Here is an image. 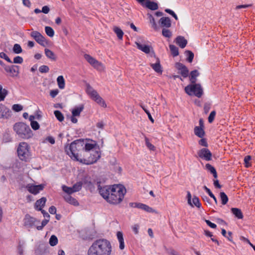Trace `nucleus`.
<instances>
[{"instance_id":"a211bd4d","label":"nucleus","mask_w":255,"mask_h":255,"mask_svg":"<svg viewBox=\"0 0 255 255\" xmlns=\"http://www.w3.org/2000/svg\"><path fill=\"white\" fill-rule=\"evenodd\" d=\"M158 23L160 26L163 27V28H169L171 26V21L168 17H161L159 19Z\"/></svg>"},{"instance_id":"c03bdc74","label":"nucleus","mask_w":255,"mask_h":255,"mask_svg":"<svg viewBox=\"0 0 255 255\" xmlns=\"http://www.w3.org/2000/svg\"><path fill=\"white\" fill-rule=\"evenodd\" d=\"M140 209H142L148 213H152L154 212V210L152 208L142 203L141 204Z\"/></svg>"},{"instance_id":"0eeeda50","label":"nucleus","mask_w":255,"mask_h":255,"mask_svg":"<svg viewBox=\"0 0 255 255\" xmlns=\"http://www.w3.org/2000/svg\"><path fill=\"white\" fill-rule=\"evenodd\" d=\"M186 93L189 95H194L198 98H200L203 93V89L199 84L189 85L185 88Z\"/></svg>"},{"instance_id":"20e7f679","label":"nucleus","mask_w":255,"mask_h":255,"mask_svg":"<svg viewBox=\"0 0 255 255\" xmlns=\"http://www.w3.org/2000/svg\"><path fill=\"white\" fill-rule=\"evenodd\" d=\"M13 130L19 137L23 139H28L33 135L29 126L23 123L15 124L13 126Z\"/></svg>"},{"instance_id":"c85d7f7f","label":"nucleus","mask_w":255,"mask_h":255,"mask_svg":"<svg viewBox=\"0 0 255 255\" xmlns=\"http://www.w3.org/2000/svg\"><path fill=\"white\" fill-rule=\"evenodd\" d=\"M194 133L199 137L202 138L205 135L204 129L202 128L195 127L194 128Z\"/></svg>"},{"instance_id":"f3484780","label":"nucleus","mask_w":255,"mask_h":255,"mask_svg":"<svg viewBox=\"0 0 255 255\" xmlns=\"http://www.w3.org/2000/svg\"><path fill=\"white\" fill-rule=\"evenodd\" d=\"M176 68L180 71V73L184 78H186L189 73L187 68L181 63H177L176 64Z\"/></svg>"},{"instance_id":"f8f14e48","label":"nucleus","mask_w":255,"mask_h":255,"mask_svg":"<svg viewBox=\"0 0 255 255\" xmlns=\"http://www.w3.org/2000/svg\"><path fill=\"white\" fill-rule=\"evenodd\" d=\"M37 222L35 218L28 215H26L24 219V225L27 228L36 227V226H37Z\"/></svg>"},{"instance_id":"58836bf2","label":"nucleus","mask_w":255,"mask_h":255,"mask_svg":"<svg viewBox=\"0 0 255 255\" xmlns=\"http://www.w3.org/2000/svg\"><path fill=\"white\" fill-rule=\"evenodd\" d=\"M168 28H163L162 30V34L165 37L170 38L172 36V32Z\"/></svg>"},{"instance_id":"393cba45","label":"nucleus","mask_w":255,"mask_h":255,"mask_svg":"<svg viewBox=\"0 0 255 255\" xmlns=\"http://www.w3.org/2000/svg\"><path fill=\"white\" fill-rule=\"evenodd\" d=\"M117 237L120 243L119 248L121 250H123L125 248L124 239L123 233L120 231L118 232L117 233Z\"/></svg>"},{"instance_id":"37998d69","label":"nucleus","mask_w":255,"mask_h":255,"mask_svg":"<svg viewBox=\"0 0 255 255\" xmlns=\"http://www.w3.org/2000/svg\"><path fill=\"white\" fill-rule=\"evenodd\" d=\"M54 114L59 121L62 122L64 120V116L60 111L57 110L55 111Z\"/></svg>"},{"instance_id":"c9c22d12","label":"nucleus","mask_w":255,"mask_h":255,"mask_svg":"<svg viewBox=\"0 0 255 255\" xmlns=\"http://www.w3.org/2000/svg\"><path fill=\"white\" fill-rule=\"evenodd\" d=\"M114 31L117 34L119 39H123L124 32L121 29H120V28H119L118 27H115L114 28Z\"/></svg>"},{"instance_id":"de8ad7c7","label":"nucleus","mask_w":255,"mask_h":255,"mask_svg":"<svg viewBox=\"0 0 255 255\" xmlns=\"http://www.w3.org/2000/svg\"><path fill=\"white\" fill-rule=\"evenodd\" d=\"M13 51L16 54H19L22 52V50L19 44H15L13 47Z\"/></svg>"},{"instance_id":"bb28decb","label":"nucleus","mask_w":255,"mask_h":255,"mask_svg":"<svg viewBox=\"0 0 255 255\" xmlns=\"http://www.w3.org/2000/svg\"><path fill=\"white\" fill-rule=\"evenodd\" d=\"M232 213L235 215L238 219H241L243 218V215L241 210L237 208H232L231 209Z\"/></svg>"},{"instance_id":"603ef678","label":"nucleus","mask_w":255,"mask_h":255,"mask_svg":"<svg viewBox=\"0 0 255 255\" xmlns=\"http://www.w3.org/2000/svg\"><path fill=\"white\" fill-rule=\"evenodd\" d=\"M140 107L142 108V109L144 110V111L146 113V114L148 116V117L149 119V120L152 123H154V120L152 118V117H151V115H150V112H149V111H148L145 107V106L141 105H140Z\"/></svg>"},{"instance_id":"a18cd8bd","label":"nucleus","mask_w":255,"mask_h":255,"mask_svg":"<svg viewBox=\"0 0 255 255\" xmlns=\"http://www.w3.org/2000/svg\"><path fill=\"white\" fill-rule=\"evenodd\" d=\"M186 56H187V60L189 62L191 63L194 58V53L189 50H187L186 52Z\"/></svg>"},{"instance_id":"338daca9","label":"nucleus","mask_w":255,"mask_h":255,"mask_svg":"<svg viewBox=\"0 0 255 255\" xmlns=\"http://www.w3.org/2000/svg\"><path fill=\"white\" fill-rule=\"evenodd\" d=\"M45 140L50 142L51 144H53L55 143V139L53 137L51 136H47Z\"/></svg>"},{"instance_id":"774afa93","label":"nucleus","mask_w":255,"mask_h":255,"mask_svg":"<svg viewBox=\"0 0 255 255\" xmlns=\"http://www.w3.org/2000/svg\"><path fill=\"white\" fill-rule=\"evenodd\" d=\"M199 143L200 145L207 147L208 146V143L206 141V140L205 138H202L199 141Z\"/></svg>"},{"instance_id":"9b49d317","label":"nucleus","mask_w":255,"mask_h":255,"mask_svg":"<svg viewBox=\"0 0 255 255\" xmlns=\"http://www.w3.org/2000/svg\"><path fill=\"white\" fill-rule=\"evenodd\" d=\"M197 154L199 158L206 161H210L212 159V153L208 148H203L201 149L198 151Z\"/></svg>"},{"instance_id":"a19ab883","label":"nucleus","mask_w":255,"mask_h":255,"mask_svg":"<svg viewBox=\"0 0 255 255\" xmlns=\"http://www.w3.org/2000/svg\"><path fill=\"white\" fill-rule=\"evenodd\" d=\"M45 31L46 34L50 37H52L54 35V30L50 26H45Z\"/></svg>"},{"instance_id":"a878e982","label":"nucleus","mask_w":255,"mask_h":255,"mask_svg":"<svg viewBox=\"0 0 255 255\" xmlns=\"http://www.w3.org/2000/svg\"><path fill=\"white\" fill-rule=\"evenodd\" d=\"M150 66L157 73H161L162 72L161 67L160 64V61L158 58L154 64H150Z\"/></svg>"},{"instance_id":"473e14b6","label":"nucleus","mask_w":255,"mask_h":255,"mask_svg":"<svg viewBox=\"0 0 255 255\" xmlns=\"http://www.w3.org/2000/svg\"><path fill=\"white\" fill-rule=\"evenodd\" d=\"M57 82L58 87L60 89H63L65 88V80L63 76H59L57 78Z\"/></svg>"},{"instance_id":"4c0bfd02","label":"nucleus","mask_w":255,"mask_h":255,"mask_svg":"<svg viewBox=\"0 0 255 255\" xmlns=\"http://www.w3.org/2000/svg\"><path fill=\"white\" fill-rule=\"evenodd\" d=\"M49 243L51 246L53 247L56 246L58 243V239L57 237L55 235H52L50 238Z\"/></svg>"},{"instance_id":"5701e85b","label":"nucleus","mask_w":255,"mask_h":255,"mask_svg":"<svg viewBox=\"0 0 255 255\" xmlns=\"http://www.w3.org/2000/svg\"><path fill=\"white\" fill-rule=\"evenodd\" d=\"M143 6H145L152 10H155L158 8V6L156 2L149 0H146Z\"/></svg>"},{"instance_id":"6ab92c4d","label":"nucleus","mask_w":255,"mask_h":255,"mask_svg":"<svg viewBox=\"0 0 255 255\" xmlns=\"http://www.w3.org/2000/svg\"><path fill=\"white\" fill-rule=\"evenodd\" d=\"M10 115V110L4 105L0 104V118H7Z\"/></svg>"},{"instance_id":"052dcab7","label":"nucleus","mask_w":255,"mask_h":255,"mask_svg":"<svg viewBox=\"0 0 255 255\" xmlns=\"http://www.w3.org/2000/svg\"><path fill=\"white\" fill-rule=\"evenodd\" d=\"M23 58L19 56L14 58L13 63L16 64H21L23 62Z\"/></svg>"},{"instance_id":"8fccbe9b","label":"nucleus","mask_w":255,"mask_h":255,"mask_svg":"<svg viewBox=\"0 0 255 255\" xmlns=\"http://www.w3.org/2000/svg\"><path fill=\"white\" fill-rule=\"evenodd\" d=\"M49 218H45L41 222V225L40 226H36V229L38 230H41L49 222Z\"/></svg>"},{"instance_id":"72a5a7b5","label":"nucleus","mask_w":255,"mask_h":255,"mask_svg":"<svg viewBox=\"0 0 255 255\" xmlns=\"http://www.w3.org/2000/svg\"><path fill=\"white\" fill-rule=\"evenodd\" d=\"M7 94V91L3 89L2 85H0V101H3Z\"/></svg>"},{"instance_id":"0e129e2a","label":"nucleus","mask_w":255,"mask_h":255,"mask_svg":"<svg viewBox=\"0 0 255 255\" xmlns=\"http://www.w3.org/2000/svg\"><path fill=\"white\" fill-rule=\"evenodd\" d=\"M141 204L142 203H136V202L130 203H129V206L130 207H133V208H138V209H140V207L141 206Z\"/></svg>"},{"instance_id":"09e8293b","label":"nucleus","mask_w":255,"mask_h":255,"mask_svg":"<svg viewBox=\"0 0 255 255\" xmlns=\"http://www.w3.org/2000/svg\"><path fill=\"white\" fill-rule=\"evenodd\" d=\"M192 206H193V205H194L198 208H200V206H201V204L200 203L199 198L196 196H194L192 199Z\"/></svg>"},{"instance_id":"4468645a","label":"nucleus","mask_w":255,"mask_h":255,"mask_svg":"<svg viewBox=\"0 0 255 255\" xmlns=\"http://www.w3.org/2000/svg\"><path fill=\"white\" fill-rule=\"evenodd\" d=\"M98 189L100 195L107 201L109 196H110L112 187L110 186L100 187V186H99Z\"/></svg>"},{"instance_id":"f03ea898","label":"nucleus","mask_w":255,"mask_h":255,"mask_svg":"<svg viewBox=\"0 0 255 255\" xmlns=\"http://www.w3.org/2000/svg\"><path fill=\"white\" fill-rule=\"evenodd\" d=\"M84 139H79L73 141L69 145L65 147L67 154L73 159L80 162L82 158V151L84 149Z\"/></svg>"},{"instance_id":"1a4fd4ad","label":"nucleus","mask_w":255,"mask_h":255,"mask_svg":"<svg viewBox=\"0 0 255 255\" xmlns=\"http://www.w3.org/2000/svg\"><path fill=\"white\" fill-rule=\"evenodd\" d=\"M97 144L95 141H93L92 143H88L84 139V149L82 152V155L87 156L90 154L92 151H95V148Z\"/></svg>"},{"instance_id":"3c124183","label":"nucleus","mask_w":255,"mask_h":255,"mask_svg":"<svg viewBox=\"0 0 255 255\" xmlns=\"http://www.w3.org/2000/svg\"><path fill=\"white\" fill-rule=\"evenodd\" d=\"M145 144L149 149H150V150H155L154 146L149 142V139L146 137H145Z\"/></svg>"},{"instance_id":"7c9ffc66","label":"nucleus","mask_w":255,"mask_h":255,"mask_svg":"<svg viewBox=\"0 0 255 255\" xmlns=\"http://www.w3.org/2000/svg\"><path fill=\"white\" fill-rule=\"evenodd\" d=\"M147 15L148 16V18L149 19V22L151 24V27L155 30H157L158 27L157 24L156 23V22L155 21V19H154V17H153V16L149 13H147Z\"/></svg>"},{"instance_id":"9d476101","label":"nucleus","mask_w":255,"mask_h":255,"mask_svg":"<svg viewBox=\"0 0 255 255\" xmlns=\"http://www.w3.org/2000/svg\"><path fill=\"white\" fill-rule=\"evenodd\" d=\"M30 36L39 44L45 46L47 43L45 38L40 33L37 31H33L30 33Z\"/></svg>"},{"instance_id":"680f3d73","label":"nucleus","mask_w":255,"mask_h":255,"mask_svg":"<svg viewBox=\"0 0 255 255\" xmlns=\"http://www.w3.org/2000/svg\"><path fill=\"white\" fill-rule=\"evenodd\" d=\"M165 11L167 13L171 15L176 20H178V17H177V15L175 13V12L173 10H172L170 9L167 8V9H165Z\"/></svg>"},{"instance_id":"dca6fc26","label":"nucleus","mask_w":255,"mask_h":255,"mask_svg":"<svg viewBox=\"0 0 255 255\" xmlns=\"http://www.w3.org/2000/svg\"><path fill=\"white\" fill-rule=\"evenodd\" d=\"M135 43L138 49L146 54L149 53L153 50L150 46L142 44L140 41H136Z\"/></svg>"},{"instance_id":"aec40b11","label":"nucleus","mask_w":255,"mask_h":255,"mask_svg":"<svg viewBox=\"0 0 255 255\" xmlns=\"http://www.w3.org/2000/svg\"><path fill=\"white\" fill-rule=\"evenodd\" d=\"M18 68L19 67L16 65L4 66L5 70L7 72L10 73L13 76L18 74Z\"/></svg>"},{"instance_id":"6e6552de","label":"nucleus","mask_w":255,"mask_h":255,"mask_svg":"<svg viewBox=\"0 0 255 255\" xmlns=\"http://www.w3.org/2000/svg\"><path fill=\"white\" fill-rule=\"evenodd\" d=\"M101 157V153L98 150L92 151L89 155L83 156L80 159V162L85 164H91L95 163Z\"/></svg>"},{"instance_id":"39448f33","label":"nucleus","mask_w":255,"mask_h":255,"mask_svg":"<svg viewBox=\"0 0 255 255\" xmlns=\"http://www.w3.org/2000/svg\"><path fill=\"white\" fill-rule=\"evenodd\" d=\"M17 152L18 157L21 160L25 162L29 160L31 156L30 147L26 142L19 143L17 149Z\"/></svg>"},{"instance_id":"2f4dec72","label":"nucleus","mask_w":255,"mask_h":255,"mask_svg":"<svg viewBox=\"0 0 255 255\" xmlns=\"http://www.w3.org/2000/svg\"><path fill=\"white\" fill-rule=\"evenodd\" d=\"M44 51L45 54L47 58L53 61L56 60V57L52 51L47 48H45Z\"/></svg>"},{"instance_id":"e2e57ef3","label":"nucleus","mask_w":255,"mask_h":255,"mask_svg":"<svg viewBox=\"0 0 255 255\" xmlns=\"http://www.w3.org/2000/svg\"><path fill=\"white\" fill-rule=\"evenodd\" d=\"M59 93V90L58 89L51 90L50 92V96L54 98H55Z\"/></svg>"},{"instance_id":"bf43d9fd","label":"nucleus","mask_w":255,"mask_h":255,"mask_svg":"<svg viewBox=\"0 0 255 255\" xmlns=\"http://www.w3.org/2000/svg\"><path fill=\"white\" fill-rule=\"evenodd\" d=\"M31 128L34 130H37L39 128V124L36 121H32L30 123Z\"/></svg>"},{"instance_id":"412c9836","label":"nucleus","mask_w":255,"mask_h":255,"mask_svg":"<svg viewBox=\"0 0 255 255\" xmlns=\"http://www.w3.org/2000/svg\"><path fill=\"white\" fill-rule=\"evenodd\" d=\"M176 43L181 48H184L187 45V41L185 38L181 36H178L176 38Z\"/></svg>"},{"instance_id":"5fc2aeb1","label":"nucleus","mask_w":255,"mask_h":255,"mask_svg":"<svg viewBox=\"0 0 255 255\" xmlns=\"http://www.w3.org/2000/svg\"><path fill=\"white\" fill-rule=\"evenodd\" d=\"M216 116V112L215 111H212L210 114V115L208 117V122L209 123H212L215 117Z\"/></svg>"},{"instance_id":"cd10ccee","label":"nucleus","mask_w":255,"mask_h":255,"mask_svg":"<svg viewBox=\"0 0 255 255\" xmlns=\"http://www.w3.org/2000/svg\"><path fill=\"white\" fill-rule=\"evenodd\" d=\"M199 75L197 70H195L191 72L190 75V80L191 83L193 84L196 82V77Z\"/></svg>"},{"instance_id":"f704fd0d","label":"nucleus","mask_w":255,"mask_h":255,"mask_svg":"<svg viewBox=\"0 0 255 255\" xmlns=\"http://www.w3.org/2000/svg\"><path fill=\"white\" fill-rule=\"evenodd\" d=\"M83 106H81L79 107H77L73 109L72 111V116L73 117L79 116L81 112L83 111Z\"/></svg>"},{"instance_id":"4d7b16f0","label":"nucleus","mask_w":255,"mask_h":255,"mask_svg":"<svg viewBox=\"0 0 255 255\" xmlns=\"http://www.w3.org/2000/svg\"><path fill=\"white\" fill-rule=\"evenodd\" d=\"M251 158L252 157L250 155H247L245 157L244 161L246 167H248L251 165V164L250 163V161L251 160Z\"/></svg>"},{"instance_id":"423d86ee","label":"nucleus","mask_w":255,"mask_h":255,"mask_svg":"<svg viewBox=\"0 0 255 255\" xmlns=\"http://www.w3.org/2000/svg\"><path fill=\"white\" fill-rule=\"evenodd\" d=\"M86 92L90 96L91 98L99 105L103 107H106L107 105L105 102L89 84H87L86 85Z\"/></svg>"},{"instance_id":"ddd939ff","label":"nucleus","mask_w":255,"mask_h":255,"mask_svg":"<svg viewBox=\"0 0 255 255\" xmlns=\"http://www.w3.org/2000/svg\"><path fill=\"white\" fill-rule=\"evenodd\" d=\"M44 185L40 184L38 185H34L33 184H28L26 185V188L31 193L36 195L38 194L40 191L43 189Z\"/></svg>"},{"instance_id":"c756f323","label":"nucleus","mask_w":255,"mask_h":255,"mask_svg":"<svg viewBox=\"0 0 255 255\" xmlns=\"http://www.w3.org/2000/svg\"><path fill=\"white\" fill-rule=\"evenodd\" d=\"M206 169L212 173L214 178H217V173L215 168L209 163H207L205 165Z\"/></svg>"},{"instance_id":"49530a36","label":"nucleus","mask_w":255,"mask_h":255,"mask_svg":"<svg viewBox=\"0 0 255 255\" xmlns=\"http://www.w3.org/2000/svg\"><path fill=\"white\" fill-rule=\"evenodd\" d=\"M62 189L64 192L67 193V195H71L73 193H74L72 187H69L66 185H63L62 186Z\"/></svg>"},{"instance_id":"69168bd1","label":"nucleus","mask_w":255,"mask_h":255,"mask_svg":"<svg viewBox=\"0 0 255 255\" xmlns=\"http://www.w3.org/2000/svg\"><path fill=\"white\" fill-rule=\"evenodd\" d=\"M139 228V226L137 224H135L132 226V230L135 234H137L138 233V230Z\"/></svg>"},{"instance_id":"4be33fe9","label":"nucleus","mask_w":255,"mask_h":255,"mask_svg":"<svg viewBox=\"0 0 255 255\" xmlns=\"http://www.w3.org/2000/svg\"><path fill=\"white\" fill-rule=\"evenodd\" d=\"M46 201V199L45 197L37 200L35 204V208L38 211L42 210V208L44 206Z\"/></svg>"},{"instance_id":"13d9d810","label":"nucleus","mask_w":255,"mask_h":255,"mask_svg":"<svg viewBox=\"0 0 255 255\" xmlns=\"http://www.w3.org/2000/svg\"><path fill=\"white\" fill-rule=\"evenodd\" d=\"M0 57L1 58L4 59L6 61H7L8 62H9L10 63H12V62L9 59V58L4 52H0Z\"/></svg>"},{"instance_id":"ea45409f","label":"nucleus","mask_w":255,"mask_h":255,"mask_svg":"<svg viewBox=\"0 0 255 255\" xmlns=\"http://www.w3.org/2000/svg\"><path fill=\"white\" fill-rule=\"evenodd\" d=\"M169 48L173 56H176L179 54L178 49L174 45H170Z\"/></svg>"},{"instance_id":"f257e3e1","label":"nucleus","mask_w":255,"mask_h":255,"mask_svg":"<svg viewBox=\"0 0 255 255\" xmlns=\"http://www.w3.org/2000/svg\"><path fill=\"white\" fill-rule=\"evenodd\" d=\"M112 246L106 239H99L95 241L88 251L87 255H111Z\"/></svg>"},{"instance_id":"e433bc0d","label":"nucleus","mask_w":255,"mask_h":255,"mask_svg":"<svg viewBox=\"0 0 255 255\" xmlns=\"http://www.w3.org/2000/svg\"><path fill=\"white\" fill-rule=\"evenodd\" d=\"M220 198L223 205H225L228 201V197L227 195L224 192H221L220 193Z\"/></svg>"},{"instance_id":"7ed1b4c3","label":"nucleus","mask_w":255,"mask_h":255,"mask_svg":"<svg viewBox=\"0 0 255 255\" xmlns=\"http://www.w3.org/2000/svg\"><path fill=\"white\" fill-rule=\"evenodd\" d=\"M126 193L125 188L121 185H114L107 201L111 204H118L123 199Z\"/></svg>"},{"instance_id":"79ce46f5","label":"nucleus","mask_w":255,"mask_h":255,"mask_svg":"<svg viewBox=\"0 0 255 255\" xmlns=\"http://www.w3.org/2000/svg\"><path fill=\"white\" fill-rule=\"evenodd\" d=\"M82 185H83V183L81 181L77 182L76 183H75L72 186L74 192H78V191H80L81 189V188H82Z\"/></svg>"},{"instance_id":"2eb2a0df","label":"nucleus","mask_w":255,"mask_h":255,"mask_svg":"<svg viewBox=\"0 0 255 255\" xmlns=\"http://www.w3.org/2000/svg\"><path fill=\"white\" fill-rule=\"evenodd\" d=\"M85 59L93 67L99 68L102 66V64L98 61L88 54L84 55Z\"/></svg>"},{"instance_id":"6e6d98bb","label":"nucleus","mask_w":255,"mask_h":255,"mask_svg":"<svg viewBox=\"0 0 255 255\" xmlns=\"http://www.w3.org/2000/svg\"><path fill=\"white\" fill-rule=\"evenodd\" d=\"M12 110L15 112H19L23 109V107L19 104H14L12 106Z\"/></svg>"},{"instance_id":"b1692460","label":"nucleus","mask_w":255,"mask_h":255,"mask_svg":"<svg viewBox=\"0 0 255 255\" xmlns=\"http://www.w3.org/2000/svg\"><path fill=\"white\" fill-rule=\"evenodd\" d=\"M64 198L67 202L70 204L76 206L79 205L78 201L74 198L72 197L70 195H66L64 196Z\"/></svg>"},{"instance_id":"864d4df0","label":"nucleus","mask_w":255,"mask_h":255,"mask_svg":"<svg viewBox=\"0 0 255 255\" xmlns=\"http://www.w3.org/2000/svg\"><path fill=\"white\" fill-rule=\"evenodd\" d=\"M39 71L40 73H47L49 71V68L46 65H42L39 68Z\"/></svg>"}]
</instances>
